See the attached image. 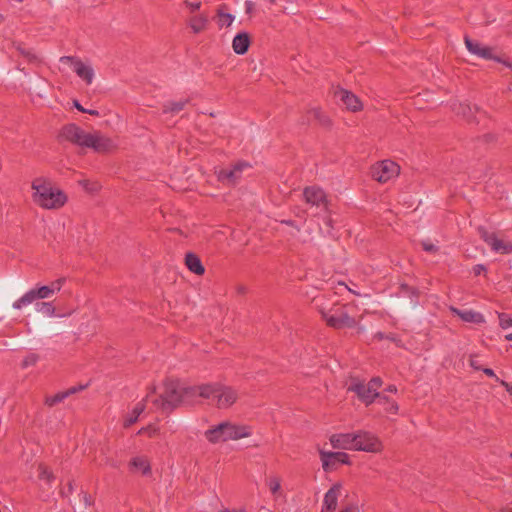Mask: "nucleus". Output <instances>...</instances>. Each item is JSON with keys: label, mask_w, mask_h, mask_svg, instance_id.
<instances>
[{"label": "nucleus", "mask_w": 512, "mask_h": 512, "mask_svg": "<svg viewBox=\"0 0 512 512\" xmlns=\"http://www.w3.org/2000/svg\"><path fill=\"white\" fill-rule=\"evenodd\" d=\"M185 264L187 268L196 275H203L205 272L200 258L192 252H188L185 255Z\"/></svg>", "instance_id": "nucleus-26"}, {"label": "nucleus", "mask_w": 512, "mask_h": 512, "mask_svg": "<svg viewBox=\"0 0 512 512\" xmlns=\"http://www.w3.org/2000/svg\"><path fill=\"white\" fill-rule=\"evenodd\" d=\"M208 21L207 15H196L190 18L189 27L192 29L193 33L198 34L206 29Z\"/></svg>", "instance_id": "nucleus-29"}, {"label": "nucleus", "mask_w": 512, "mask_h": 512, "mask_svg": "<svg viewBox=\"0 0 512 512\" xmlns=\"http://www.w3.org/2000/svg\"><path fill=\"white\" fill-rule=\"evenodd\" d=\"M220 383L202 384L199 386H190L186 388V393H190V397L200 396L205 399H216L219 391Z\"/></svg>", "instance_id": "nucleus-18"}, {"label": "nucleus", "mask_w": 512, "mask_h": 512, "mask_svg": "<svg viewBox=\"0 0 512 512\" xmlns=\"http://www.w3.org/2000/svg\"><path fill=\"white\" fill-rule=\"evenodd\" d=\"M86 387H87V385H77V386L70 387L65 391L58 392L53 396H47L45 398V404L49 407H52V406L64 401L67 397L84 390Z\"/></svg>", "instance_id": "nucleus-24"}, {"label": "nucleus", "mask_w": 512, "mask_h": 512, "mask_svg": "<svg viewBox=\"0 0 512 512\" xmlns=\"http://www.w3.org/2000/svg\"><path fill=\"white\" fill-rule=\"evenodd\" d=\"M186 388L177 380H166L163 393L152 402L157 409L169 414L190 397V393H186Z\"/></svg>", "instance_id": "nucleus-2"}, {"label": "nucleus", "mask_w": 512, "mask_h": 512, "mask_svg": "<svg viewBox=\"0 0 512 512\" xmlns=\"http://www.w3.org/2000/svg\"><path fill=\"white\" fill-rule=\"evenodd\" d=\"M254 10V3L250 0L245 1V11L247 14H251Z\"/></svg>", "instance_id": "nucleus-49"}, {"label": "nucleus", "mask_w": 512, "mask_h": 512, "mask_svg": "<svg viewBox=\"0 0 512 512\" xmlns=\"http://www.w3.org/2000/svg\"><path fill=\"white\" fill-rule=\"evenodd\" d=\"M147 433L149 437H153L157 433V429L153 426L143 427L138 431V434Z\"/></svg>", "instance_id": "nucleus-45"}, {"label": "nucleus", "mask_w": 512, "mask_h": 512, "mask_svg": "<svg viewBox=\"0 0 512 512\" xmlns=\"http://www.w3.org/2000/svg\"><path fill=\"white\" fill-rule=\"evenodd\" d=\"M184 4L186 7H188L190 9L191 12H195L197 10L200 9L201 7V2H189V1H184Z\"/></svg>", "instance_id": "nucleus-46"}, {"label": "nucleus", "mask_w": 512, "mask_h": 512, "mask_svg": "<svg viewBox=\"0 0 512 512\" xmlns=\"http://www.w3.org/2000/svg\"><path fill=\"white\" fill-rule=\"evenodd\" d=\"M403 290L410 291L415 297H418V291L415 288H410L407 285L401 286Z\"/></svg>", "instance_id": "nucleus-53"}, {"label": "nucleus", "mask_w": 512, "mask_h": 512, "mask_svg": "<svg viewBox=\"0 0 512 512\" xmlns=\"http://www.w3.org/2000/svg\"><path fill=\"white\" fill-rule=\"evenodd\" d=\"M500 384L506 388V391H507L510 395H512V385H510L509 383H507V382H506V381H504V380H501V381H500Z\"/></svg>", "instance_id": "nucleus-52"}, {"label": "nucleus", "mask_w": 512, "mask_h": 512, "mask_svg": "<svg viewBox=\"0 0 512 512\" xmlns=\"http://www.w3.org/2000/svg\"><path fill=\"white\" fill-rule=\"evenodd\" d=\"M31 187L34 190V203L44 209H58L67 202L66 194L60 189L53 188L51 181L44 177L34 179Z\"/></svg>", "instance_id": "nucleus-1"}, {"label": "nucleus", "mask_w": 512, "mask_h": 512, "mask_svg": "<svg viewBox=\"0 0 512 512\" xmlns=\"http://www.w3.org/2000/svg\"><path fill=\"white\" fill-rule=\"evenodd\" d=\"M303 196L305 201L311 205H315L317 207L327 206L326 194L325 192L316 186L306 187L303 191Z\"/></svg>", "instance_id": "nucleus-20"}, {"label": "nucleus", "mask_w": 512, "mask_h": 512, "mask_svg": "<svg viewBox=\"0 0 512 512\" xmlns=\"http://www.w3.org/2000/svg\"><path fill=\"white\" fill-rule=\"evenodd\" d=\"M307 114L309 116L308 121L310 118H313L324 127H329L331 125L330 118L325 113H323L320 108H312L307 112Z\"/></svg>", "instance_id": "nucleus-32"}, {"label": "nucleus", "mask_w": 512, "mask_h": 512, "mask_svg": "<svg viewBox=\"0 0 512 512\" xmlns=\"http://www.w3.org/2000/svg\"><path fill=\"white\" fill-rule=\"evenodd\" d=\"M380 404L384 405L385 406V410L389 413H392V414H397L398 412V404L394 401H391L389 398H388V401H379Z\"/></svg>", "instance_id": "nucleus-40"}, {"label": "nucleus", "mask_w": 512, "mask_h": 512, "mask_svg": "<svg viewBox=\"0 0 512 512\" xmlns=\"http://www.w3.org/2000/svg\"><path fill=\"white\" fill-rule=\"evenodd\" d=\"M348 391L354 392L366 406L372 404L375 399H378V401H388V396L382 395L379 392H373L367 383L358 379L352 380L348 386Z\"/></svg>", "instance_id": "nucleus-4"}, {"label": "nucleus", "mask_w": 512, "mask_h": 512, "mask_svg": "<svg viewBox=\"0 0 512 512\" xmlns=\"http://www.w3.org/2000/svg\"><path fill=\"white\" fill-rule=\"evenodd\" d=\"M268 486L272 494H276L281 489V482L278 477H270L268 480Z\"/></svg>", "instance_id": "nucleus-38"}, {"label": "nucleus", "mask_w": 512, "mask_h": 512, "mask_svg": "<svg viewBox=\"0 0 512 512\" xmlns=\"http://www.w3.org/2000/svg\"><path fill=\"white\" fill-rule=\"evenodd\" d=\"M65 281H66L65 278H58L55 281L51 282V284L49 286L52 289L53 294L55 292H59L61 290V288H62L63 284L65 283Z\"/></svg>", "instance_id": "nucleus-42"}, {"label": "nucleus", "mask_w": 512, "mask_h": 512, "mask_svg": "<svg viewBox=\"0 0 512 512\" xmlns=\"http://www.w3.org/2000/svg\"><path fill=\"white\" fill-rule=\"evenodd\" d=\"M510 457L512 458V453H510Z\"/></svg>", "instance_id": "nucleus-64"}, {"label": "nucleus", "mask_w": 512, "mask_h": 512, "mask_svg": "<svg viewBox=\"0 0 512 512\" xmlns=\"http://www.w3.org/2000/svg\"><path fill=\"white\" fill-rule=\"evenodd\" d=\"M482 371L489 377H494L496 379V381H501L499 380V378L496 376V374L494 373V371L491 369V368H482Z\"/></svg>", "instance_id": "nucleus-50"}, {"label": "nucleus", "mask_w": 512, "mask_h": 512, "mask_svg": "<svg viewBox=\"0 0 512 512\" xmlns=\"http://www.w3.org/2000/svg\"><path fill=\"white\" fill-rule=\"evenodd\" d=\"M356 325L357 322L355 318L351 317L347 310L340 312L338 318L330 317L328 320V326L334 329L354 328Z\"/></svg>", "instance_id": "nucleus-23"}, {"label": "nucleus", "mask_w": 512, "mask_h": 512, "mask_svg": "<svg viewBox=\"0 0 512 512\" xmlns=\"http://www.w3.org/2000/svg\"><path fill=\"white\" fill-rule=\"evenodd\" d=\"M38 472V477L40 480H44L47 483H50L54 479L53 473L44 464H39Z\"/></svg>", "instance_id": "nucleus-36"}, {"label": "nucleus", "mask_w": 512, "mask_h": 512, "mask_svg": "<svg viewBox=\"0 0 512 512\" xmlns=\"http://www.w3.org/2000/svg\"><path fill=\"white\" fill-rule=\"evenodd\" d=\"M356 439V433H339L330 437V443L336 449L354 450Z\"/></svg>", "instance_id": "nucleus-19"}, {"label": "nucleus", "mask_w": 512, "mask_h": 512, "mask_svg": "<svg viewBox=\"0 0 512 512\" xmlns=\"http://www.w3.org/2000/svg\"><path fill=\"white\" fill-rule=\"evenodd\" d=\"M247 167H249L247 162H238L229 169H220L217 172V178L224 185H235Z\"/></svg>", "instance_id": "nucleus-10"}, {"label": "nucleus", "mask_w": 512, "mask_h": 512, "mask_svg": "<svg viewBox=\"0 0 512 512\" xmlns=\"http://www.w3.org/2000/svg\"><path fill=\"white\" fill-rule=\"evenodd\" d=\"M400 167L391 160H384L372 167V177L380 183H386L399 174Z\"/></svg>", "instance_id": "nucleus-7"}, {"label": "nucleus", "mask_w": 512, "mask_h": 512, "mask_svg": "<svg viewBox=\"0 0 512 512\" xmlns=\"http://www.w3.org/2000/svg\"><path fill=\"white\" fill-rule=\"evenodd\" d=\"M36 310L48 317L55 315L56 308L52 302H37L35 306Z\"/></svg>", "instance_id": "nucleus-35"}, {"label": "nucleus", "mask_w": 512, "mask_h": 512, "mask_svg": "<svg viewBox=\"0 0 512 512\" xmlns=\"http://www.w3.org/2000/svg\"><path fill=\"white\" fill-rule=\"evenodd\" d=\"M470 366L475 370H482V367L479 365L478 361L473 358L470 359Z\"/></svg>", "instance_id": "nucleus-51"}, {"label": "nucleus", "mask_w": 512, "mask_h": 512, "mask_svg": "<svg viewBox=\"0 0 512 512\" xmlns=\"http://www.w3.org/2000/svg\"><path fill=\"white\" fill-rule=\"evenodd\" d=\"M421 246L424 251L430 252V253H436L439 249L436 245H434L430 241H422Z\"/></svg>", "instance_id": "nucleus-44"}, {"label": "nucleus", "mask_w": 512, "mask_h": 512, "mask_svg": "<svg viewBox=\"0 0 512 512\" xmlns=\"http://www.w3.org/2000/svg\"><path fill=\"white\" fill-rule=\"evenodd\" d=\"M39 360V355L36 353L28 354L22 361V368H27L29 366L35 365Z\"/></svg>", "instance_id": "nucleus-37"}, {"label": "nucleus", "mask_w": 512, "mask_h": 512, "mask_svg": "<svg viewBox=\"0 0 512 512\" xmlns=\"http://www.w3.org/2000/svg\"><path fill=\"white\" fill-rule=\"evenodd\" d=\"M501 512H512V508H504Z\"/></svg>", "instance_id": "nucleus-62"}, {"label": "nucleus", "mask_w": 512, "mask_h": 512, "mask_svg": "<svg viewBox=\"0 0 512 512\" xmlns=\"http://www.w3.org/2000/svg\"><path fill=\"white\" fill-rule=\"evenodd\" d=\"M483 272H486V267L482 264H477L473 267V273L475 276L481 275Z\"/></svg>", "instance_id": "nucleus-48"}, {"label": "nucleus", "mask_w": 512, "mask_h": 512, "mask_svg": "<svg viewBox=\"0 0 512 512\" xmlns=\"http://www.w3.org/2000/svg\"><path fill=\"white\" fill-rule=\"evenodd\" d=\"M14 47L28 63L40 64L42 62L40 56L33 49L26 48L22 43H14Z\"/></svg>", "instance_id": "nucleus-28"}, {"label": "nucleus", "mask_w": 512, "mask_h": 512, "mask_svg": "<svg viewBox=\"0 0 512 512\" xmlns=\"http://www.w3.org/2000/svg\"><path fill=\"white\" fill-rule=\"evenodd\" d=\"M374 339L378 340V341H381V340H384V339H387L389 341H392V342H396L397 339H396V336L394 334H385L383 332H377L374 334Z\"/></svg>", "instance_id": "nucleus-41"}, {"label": "nucleus", "mask_w": 512, "mask_h": 512, "mask_svg": "<svg viewBox=\"0 0 512 512\" xmlns=\"http://www.w3.org/2000/svg\"><path fill=\"white\" fill-rule=\"evenodd\" d=\"M483 138L486 142H491V141H494L495 136L493 134H486L483 136Z\"/></svg>", "instance_id": "nucleus-56"}, {"label": "nucleus", "mask_w": 512, "mask_h": 512, "mask_svg": "<svg viewBox=\"0 0 512 512\" xmlns=\"http://www.w3.org/2000/svg\"><path fill=\"white\" fill-rule=\"evenodd\" d=\"M53 295L52 289L49 285L35 287L27 291L22 297L13 303L14 309H22L25 306L32 304L39 299H48Z\"/></svg>", "instance_id": "nucleus-5"}, {"label": "nucleus", "mask_w": 512, "mask_h": 512, "mask_svg": "<svg viewBox=\"0 0 512 512\" xmlns=\"http://www.w3.org/2000/svg\"><path fill=\"white\" fill-rule=\"evenodd\" d=\"M89 135L90 133L85 132L82 128L74 123L64 125L59 133V137L62 139L84 148L86 147Z\"/></svg>", "instance_id": "nucleus-6"}, {"label": "nucleus", "mask_w": 512, "mask_h": 512, "mask_svg": "<svg viewBox=\"0 0 512 512\" xmlns=\"http://www.w3.org/2000/svg\"><path fill=\"white\" fill-rule=\"evenodd\" d=\"M318 311L321 314L322 318L325 320L326 324L328 325L329 318L330 317L338 318L340 315V312L346 311V307L334 305L327 309V308L321 306V307H319Z\"/></svg>", "instance_id": "nucleus-31"}, {"label": "nucleus", "mask_w": 512, "mask_h": 512, "mask_svg": "<svg viewBox=\"0 0 512 512\" xmlns=\"http://www.w3.org/2000/svg\"><path fill=\"white\" fill-rule=\"evenodd\" d=\"M250 43L249 34L247 32H240L234 37L232 48L236 54L243 55L248 51Z\"/></svg>", "instance_id": "nucleus-25"}, {"label": "nucleus", "mask_w": 512, "mask_h": 512, "mask_svg": "<svg viewBox=\"0 0 512 512\" xmlns=\"http://www.w3.org/2000/svg\"><path fill=\"white\" fill-rule=\"evenodd\" d=\"M87 140L85 148H91L98 153H107L116 147L111 138L104 136L100 132L90 133Z\"/></svg>", "instance_id": "nucleus-11"}, {"label": "nucleus", "mask_w": 512, "mask_h": 512, "mask_svg": "<svg viewBox=\"0 0 512 512\" xmlns=\"http://www.w3.org/2000/svg\"><path fill=\"white\" fill-rule=\"evenodd\" d=\"M155 390H156V388L153 386L151 388L150 392L147 394L146 398L143 399L142 401L138 402L135 405V407L133 408V410L125 417L124 422H123V426L125 428H128L137 422L138 417L143 413V411L146 408L145 401L150 398L151 394L154 393Z\"/></svg>", "instance_id": "nucleus-22"}, {"label": "nucleus", "mask_w": 512, "mask_h": 512, "mask_svg": "<svg viewBox=\"0 0 512 512\" xmlns=\"http://www.w3.org/2000/svg\"><path fill=\"white\" fill-rule=\"evenodd\" d=\"M62 63H71L74 65V71L78 77L83 79L87 84H91L94 78V71L91 66L85 65L80 59L73 56H62Z\"/></svg>", "instance_id": "nucleus-13"}, {"label": "nucleus", "mask_w": 512, "mask_h": 512, "mask_svg": "<svg viewBox=\"0 0 512 512\" xmlns=\"http://www.w3.org/2000/svg\"><path fill=\"white\" fill-rule=\"evenodd\" d=\"M238 394L232 387L220 384L217 392L216 404L218 408L225 409L236 402Z\"/></svg>", "instance_id": "nucleus-17"}, {"label": "nucleus", "mask_w": 512, "mask_h": 512, "mask_svg": "<svg viewBox=\"0 0 512 512\" xmlns=\"http://www.w3.org/2000/svg\"><path fill=\"white\" fill-rule=\"evenodd\" d=\"M74 107L82 113L86 112V109L77 100H74Z\"/></svg>", "instance_id": "nucleus-55"}, {"label": "nucleus", "mask_w": 512, "mask_h": 512, "mask_svg": "<svg viewBox=\"0 0 512 512\" xmlns=\"http://www.w3.org/2000/svg\"><path fill=\"white\" fill-rule=\"evenodd\" d=\"M464 41L466 48L472 54H475L487 60H495L497 62L504 63L507 66H511L510 64L502 61L499 57L493 56L492 49L490 47L482 46L480 43L471 40L468 36H465Z\"/></svg>", "instance_id": "nucleus-14"}, {"label": "nucleus", "mask_w": 512, "mask_h": 512, "mask_svg": "<svg viewBox=\"0 0 512 512\" xmlns=\"http://www.w3.org/2000/svg\"><path fill=\"white\" fill-rule=\"evenodd\" d=\"M454 311L465 322L477 323V324L484 322V317H483V315L481 313H478V312H475V311H472V310L460 311V310H456L455 309Z\"/></svg>", "instance_id": "nucleus-30"}, {"label": "nucleus", "mask_w": 512, "mask_h": 512, "mask_svg": "<svg viewBox=\"0 0 512 512\" xmlns=\"http://www.w3.org/2000/svg\"><path fill=\"white\" fill-rule=\"evenodd\" d=\"M340 512H360L358 505L356 504H348L343 507Z\"/></svg>", "instance_id": "nucleus-47"}, {"label": "nucleus", "mask_w": 512, "mask_h": 512, "mask_svg": "<svg viewBox=\"0 0 512 512\" xmlns=\"http://www.w3.org/2000/svg\"><path fill=\"white\" fill-rule=\"evenodd\" d=\"M221 512H245L244 510H224V511H221Z\"/></svg>", "instance_id": "nucleus-61"}, {"label": "nucleus", "mask_w": 512, "mask_h": 512, "mask_svg": "<svg viewBox=\"0 0 512 512\" xmlns=\"http://www.w3.org/2000/svg\"><path fill=\"white\" fill-rule=\"evenodd\" d=\"M479 233L484 242H486L494 252L509 254L512 252V243H504L496 234L488 232L485 228H479Z\"/></svg>", "instance_id": "nucleus-12"}, {"label": "nucleus", "mask_w": 512, "mask_h": 512, "mask_svg": "<svg viewBox=\"0 0 512 512\" xmlns=\"http://www.w3.org/2000/svg\"><path fill=\"white\" fill-rule=\"evenodd\" d=\"M386 391L390 392V393H396L397 392V387L395 385H389L387 388H386Z\"/></svg>", "instance_id": "nucleus-57"}, {"label": "nucleus", "mask_w": 512, "mask_h": 512, "mask_svg": "<svg viewBox=\"0 0 512 512\" xmlns=\"http://www.w3.org/2000/svg\"><path fill=\"white\" fill-rule=\"evenodd\" d=\"M81 185L86 189V190H90V191H96L98 188L95 186L94 188H88V185H89V181L87 180H83L80 182Z\"/></svg>", "instance_id": "nucleus-54"}, {"label": "nucleus", "mask_w": 512, "mask_h": 512, "mask_svg": "<svg viewBox=\"0 0 512 512\" xmlns=\"http://www.w3.org/2000/svg\"><path fill=\"white\" fill-rule=\"evenodd\" d=\"M188 102H189L188 99L180 100V101L167 102L163 106V113L177 114V113H179L180 111H182L184 109V107L186 106V104Z\"/></svg>", "instance_id": "nucleus-34"}, {"label": "nucleus", "mask_w": 512, "mask_h": 512, "mask_svg": "<svg viewBox=\"0 0 512 512\" xmlns=\"http://www.w3.org/2000/svg\"><path fill=\"white\" fill-rule=\"evenodd\" d=\"M334 97L339 99L345 107L352 112H357L362 109V103L359 98L348 90L338 87L334 91Z\"/></svg>", "instance_id": "nucleus-15"}, {"label": "nucleus", "mask_w": 512, "mask_h": 512, "mask_svg": "<svg viewBox=\"0 0 512 512\" xmlns=\"http://www.w3.org/2000/svg\"><path fill=\"white\" fill-rule=\"evenodd\" d=\"M283 223H285V224H287L289 226H293L294 225V221H292V220H285V221H283Z\"/></svg>", "instance_id": "nucleus-59"}, {"label": "nucleus", "mask_w": 512, "mask_h": 512, "mask_svg": "<svg viewBox=\"0 0 512 512\" xmlns=\"http://www.w3.org/2000/svg\"><path fill=\"white\" fill-rule=\"evenodd\" d=\"M17 2H23V0H16Z\"/></svg>", "instance_id": "nucleus-63"}, {"label": "nucleus", "mask_w": 512, "mask_h": 512, "mask_svg": "<svg viewBox=\"0 0 512 512\" xmlns=\"http://www.w3.org/2000/svg\"><path fill=\"white\" fill-rule=\"evenodd\" d=\"M499 325L503 329H507L512 326V318L506 313H498Z\"/></svg>", "instance_id": "nucleus-39"}, {"label": "nucleus", "mask_w": 512, "mask_h": 512, "mask_svg": "<svg viewBox=\"0 0 512 512\" xmlns=\"http://www.w3.org/2000/svg\"><path fill=\"white\" fill-rule=\"evenodd\" d=\"M226 10L227 6L225 4L218 6L216 10L215 18L219 29H222L223 27H229L235 19L234 15L226 12Z\"/></svg>", "instance_id": "nucleus-27"}, {"label": "nucleus", "mask_w": 512, "mask_h": 512, "mask_svg": "<svg viewBox=\"0 0 512 512\" xmlns=\"http://www.w3.org/2000/svg\"><path fill=\"white\" fill-rule=\"evenodd\" d=\"M131 468L139 470L143 475H148L151 472V466L145 457H134L130 462Z\"/></svg>", "instance_id": "nucleus-33"}, {"label": "nucleus", "mask_w": 512, "mask_h": 512, "mask_svg": "<svg viewBox=\"0 0 512 512\" xmlns=\"http://www.w3.org/2000/svg\"><path fill=\"white\" fill-rule=\"evenodd\" d=\"M453 111L457 115L463 116L468 122H476V114H481L482 112L477 106L472 107L467 103H454L452 106Z\"/></svg>", "instance_id": "nucleus-21"}, {"label": "nucleus", "mask_w": 512, "mask_h": 512, "mask_svg": "<svg viewBox=\"0 0 512 512\" xmlns=\"http://www.w3.org/2000/svg\"><path fill=\"white\" fill-rule=\"evenodd\" d=\"M342 485L335 483L325 493L321 512H335L338 506V499L341 495Z\"/></svg>", "instance_id": "nucleus-16"}, {"label": "nucleus", "mask_w": 512, "mask_h": 512, "mask_svg": "<svg viewBox=\"0 0 512 512\" xmlns=\"http://www.w3.org/2000/svg\"><path fill=\"white\" fill-rule=\"evenodd\" d=\"M505 339H506L507 341H512V332H511V333H509V334H507V335H505Z\"/></svg>", "instance_id": "nucleus-60"}, {"label": "nucleus", "mask_w": 512, "mask_h": 512, "mask_svg": "<svg viewBox=\"0 0 512 512\" xmlns=\"http://www.w3.org/2000/svg\"><path fill=\"white\" fill-rule=\"evenodd\" d=\"M356 447L354 450L376 453L382 450L381 441L372 433L358 431L356 433Z\"/></svg>", "instance_id": "nucleus-8"}, {"label": "nucleus", "mask_w": 512, "mask_h": 512, "mask_svg": "<svg viewBox=\"0 0 512 512\" xmlns=\"http://www.w3.org/2000/svg\"><path fill=\"white\" fill-rule=\"evenodd\" d=\"M323 470L333 471L339 464H350L349 455L345 452H327L320 450Z\"/></svg>", "instance_id": "nucleus-9"}, {"label": "nucleus", "mask_w": 512, "mask_h": 512, "mask_svg": "<svg viewBox=\"0 0 512 512\" xmlns=\"http://www.w3.org/2000/svg\"><path fill=\"white\" fill-rule=\"evenodd\" d=\"M85 113H88V114L93 115V116H98L99 115V112L97 110H92V109H86Z\"/></svg>", "instance_id": "nucleus-58"}, {"label": "nucleus", "mask_w": 512, "mask_h": 512, "mask_svg": "<svg viewBox=\"0 0 512 512\" xmlns=\"http://www.w3.org/2000/svg\"><path fill=\"white\" fill-rule=\"evenodd\" d=\"M382 383L380 377H373L367 384L373 392H377V389L381 387Z\"/></svg>", "instance_id": "nucleus-43"}, {"label": "nucleus", "mask_w": 512, "mask_h": 512, "mask_svg": "<svg viewBox=\"0 0 512 512\" xmlns=\"http://www.w3.org/2000/svg\"><path fill=\"white\" fill-rule=\"evenodd\" d=\"M250 435L251 431L248 426L235 425L230 422H221L205 432L206 439L213 444L229 440H239Z\"/></svg>", "instance_id": "nucleus-3"}]
</instances>
